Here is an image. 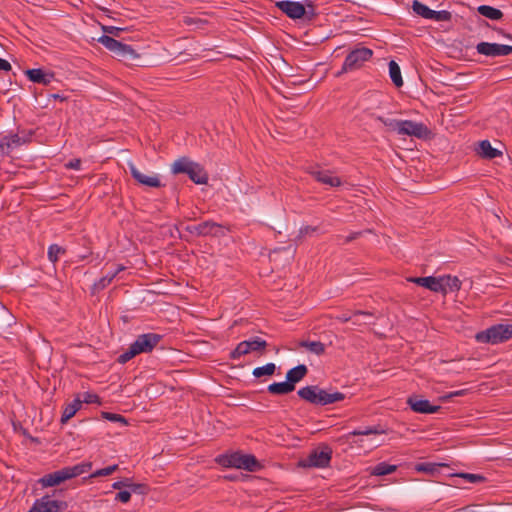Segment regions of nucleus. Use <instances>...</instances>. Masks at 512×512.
Returning a JSON list of instances; mask_svg holds the SVG:
<instances>
[{
	"label": "nucleus",
	"mask_w": 512,
	"mask_h": 512,
	"mask_svg": "<svg viewBox=\"0 0 512 512\" xmlns=\"http://www.w3.org/2000/svg\"><path fill=\"white\" fill-rule=\"evenodd\" d=\"M298 395L302 399L315 405H328L341 401L345 398L343 393L329 392L315 385L299 389Z\"/></svg>",
	"instance_id": "obj_1"
},
{
	"label": "nucleus",
	"mask_w": 512,
	"mask_h": 512,
	"mask_svg": "<svg viewBox=\"0 0 512 512\" xmlns=\"http://www.w3.org/2000/svg\"><path fill=\"white\" fill-rule=\"evenodd\" d=\"M171 171L174 174H187L196 184H205L208 180V175L204 168L200 164L193 162L186 157H182L174 161L171 166Z\"/></svg>",
	"instance_id": "obj_2"
},
{
	"label": "nucleus",
	"mask_w": 512,
	"mask_h": 512,
	"mask_svg": "<svg viewBox=\"0 0 512 512\" xmlns=\"http://www.w3.org/2000/svg\"><path fill=\"white\" fill-rule=\"evenodd\" d=\"M512 337V324L501 323L476 334L475 339L479 343L498 344Z\"/></svg>",
	"instance_id": "obj_3"
},
{
	"label": "nucleus",
	"mask_w": 512,
	"mask_h": 512,
	"mask_svg": "<svg viewBox=\"0 0 512 512\" xmlns=\"http://www.w3.org/2000/svg\"><path fill=\"white\" fill-rule=\"evenodd\" d=\"M218 463L224 467H233L250 472L257 471L260 468V464L254 456L240 452L222 455L218 458Z\"/></svg>",
	"instance_id": "obj_4"
},
{
	"label": "nucleus",
	"mask_w": 512,
	"mask_h": 512,
	"mask_svg": "<svg viewBox=\"0 0 512 512\" xmlns=\"http://www.w3.org/2000/svg\"><path fill=\"white\" fill-rule=\"evenodd\" d=\"M98 41L109 51L113 52L117 57L123 60H135L139 55L131 46L123 44L108 35L101 36Z\"/></svg>",
	"instance_id": "obj_5"
},
{
	"label": "nucleus",
	"mask_w": 512,
	"mask_h": 512,
	"mask_svg": "<svg viewBox=\"0 0 512 512\" xmlns=\"http://www.w3.org/2000/svg\"><path fill=\"white\" fill-rule=\"evenodd\" d=\"M373 55L371 49L366 47H359L352 50L346 57L342 70L352 71L360 68L366 61Z\"/></svg>",
	"instance_id": "obj_6"
},
{
	"label": "nucleus",
	"mask_w": 512,
	"mask_h": 512,
	"mask_svg": "<svg viewBox=\"0 0 512 512\" xmlns=\"http://www.w3.org/2000/svg\"><path fill=\"white\" fill-rule=\"evenodd\" d=\"M397 134L416 138H427L430 134L426 125L411 120H399Z\"/></svg>",
	"instance_id": "obj_7"
},
{
	"label": "nucleus",
	"mask_w": 512,
	"mask_h": 512,
	"mask_svg": "<svg viewBox=\"0 0 512 512\" xmlns=\"http://www.w3.org/2000/svg\"><path fill=\"white\" fill-rule=\"evenodd\" d=\"M266 346V341L259 337H254L252 339L242 341L231 352V358L239 359L241 356L246 355L251 351H258L264 349Z\"/></svg>",
	"instance_id": "obj_8"
},
{
	"label": "nucleus",
	"mask_w": 512,
	"mask_h": 512,
	"mask_svg": "<svg viewBox=\"0 0 512 512\" xmlns=\"http://www.w3.org/2000/svg\"><path fill=\"white\" fill-rule=\"evenodd\" d=\"M476 50L479 54L490 57L507 56L512 54L511 45L489 42H480L479 44H477Z\"/></svg>",
	"instance_id": "obj_9"
},
{
	"label": "nucleus",
	"mask_w": 512,
	"mask_h": 512,
	"mask_svg": "<svg viewBox=\"0 0 512 512\" xmlns=\"http://www.w3.org/2000/svg\"><path fill=\"white\" fill-rule=\"evenodd\" d=\"M331 454L332 451L329 447H324L321 450H315L307 459L302 461V465L304 467H326L330 463Z\"/></svg>",
	"instance_id": "obj_10"
},
{
	"label": "nucleus",
	"mask_w": 512,
	"mask_h": 512,
	"mask_svg": "<svg viewBox=\"0 0 512 512\" xmlns=\"http://www.w3.org/2000/svg\"><path fill=\"white\" fill-rule=\"evenodd\" d=\"M162 336L156 333L142 334L132 343L137 354L147 353L152 351L154 347L160 342Z\"/></svg>",
	"instance_id": "obj_11"
},
{
	"label": "nucleus",
	"mask_w": 512,
	"mask_h": 512,
	"mask_svg": "<svg viewBox=\"0 0 512 512\" xmlns=\"http://www.w3.org/2000/svg\"><path fill=\"white\" fill-rule=\"evenodd\" d=\"M128 167L133 178L140 184L148 187L161 186L160 179L156 173H144L133 162H129Z\"/></svg>",
	"instance_id": "obj_12"
},
{
	"label": "nucleus",
	"mask_w": 512,
	"mask_h": 512,
	"mask_svg": "<svg viewBox=\"0 0 512 512\" xmlns=\"http://www.w3.org/2000/svg\"><path fill=\"white\" fill-rule=\"evenodd\" d=\"M276 7L292 19H300L308 14L303 4L294 1H278Z\"/></svg>",
	"instance_id": "obj_13"
},
{
	"label": "nucleus",
	"mask_w": 512,
	"mask_h": 512,
	"mask_svg": "<svg viewBox=\"0 0 512 512\" xmlns=\"http://www.w3.org/2000/svg\"><path fill=\"white\" fill-rule=\"evenodd\" d=\"M185 230L194 236L217 235L221 227L212 221H205L197 225H187Z\"/></svg>",
	"instance_id": "obj_14"
},
{
	"label": "nucleus",
	"mask_w": 512,
	"mask_h": 512,
	"mask_svg": "<svg viewBox=\"0 0 512 512\" xmlns=\"http://www.w3.org/2000/svg\"><path fill=\"white\" fill-rule=\"evenodd\" d=\"M63 506V502L53 500L49 496H44L36 500L28 512H59Z\"/></svg>",
	"instance_id": "obj_15"
},
{
	"label": "nucleus",
	"mask_w": 512,
	"mask_h": 512,
	"mask_svg": "<svg viewBox=\"0 0 512 512\" xmlns=\"http://www.w3.org/2000/svg\"><path fill=\"white\" fill-rule=\"evenodd\" d=\"M408 404L410 405L413 411L418 413L433 414L438 412V410L440 409V406L432 405L428 400L420 399L416 396L410 397L408 399Z\"/></svg>",
	"instance_id": "obj_16"
},
{
	"label": "nucleus",
	"mask_w": 512,
	"mask_h": 512,
	"mask_svg": "<svg viewBox=\"0 0 512 512\" xmlns=\"http://www.w3.org/2000/svg\"><path fill=\"white\" fill-rule=\"evenodd\" d=\"M408 281L415 283L419 286H422L426 289H429L430 291H433V292L440 293V290L443 289L441 287L440 276L439 277H434V276L411 277V278H408Z\"/></svg>",
	"instance_id": "obj_17"
},
{
	"label": "nucleus",
	"mask_w": 512,
	"mask_h": 512,
	"mask_svg": "<svg viewBox=\"0 0 512 512\" xmlns=\"http://www.w3.org/2000/svg\"><path fill=\"white\" fill-rule=\"evenodd\" d=\"M68 480L65 468L55 471L53 473L47 474L39 479V483L43 487H53L61 484L62 482Z\"/></svg>",
	"instance_id": "obj_18"
},
{
	"label": "nucleus",
	"mask_w": 512,
	"mask_h": 512,
	"mask_svg": "<svg viewBox=\"0 0 512 512\" xmlns=\"http://www.w3.org/2000/svg\"><path fill=\"white\" fill-rule=\"evenodd\" d=\"M29 80L35 83L48 85L54 79V75L42 69H30L26 71Z\"/></svg>",
	"instance_id": "obj_19"
},
{
	"label": "nucleus",
	"mask_w": 512,
	"mask_h": 512,
	"mask_svg": "<svg viewBox=\"0 0 512 512\" xmlns=\"http://www.w3.org/2000/svg\"><path fill=\"white\" fill-rule=\"evenodd\" d=\"M312 175L317 181L331 187L340 186L342 184L341 180L337 176H334L327 170L313 171Z\"/></svg>",
	"instance_id": "obj_20"
},
{
	"label": "nucleus",
	"mask_w": 512,
	"mask_h": 512,
	"mask_svg": "<svg viewBox=\"0 0 512 512\" xmlns=\"http://www.w3.org/2000/svg\"><path fill=\"white\" fill-rule=\"evenodd\" d=\"M441 287L440 293L447 294L448 292L458 291L461 287V282L456 276L444 275L440 276Z\"/></svg>",
	"instance_id": "obj_21"
},
{
	"label": "nucleus",
	"mask_w": 512,
	"mask_h": 512,
	"mask_svg": "<svg viewBox=\"0 0 512 512\" xmlns=\"http://www.w3.org/2000/svg\"><path fill=\"white\" fill-rule=\"evenodd\" d=\"M476 152L483 158L493 159L498 157L501 152L493 148L488 140H482L477 144Z\"/></svg>",
	"instance_id": "obj_22"
},
{
	"label": "nucleus",
	"mask_w": 512,
	"mask_h": 512,
	"mask_svg": "<svg viewBox=\"0 0 512 512\" xmlns=\"http://www.w3.org/2000/svg\"><path fill=\"white\" fill-rule=\"evenodd\" d=\"M307 372V367L304 364H300L286 373V380L295 387V384L300 382Z\"/></svg>",
	"instance_id": "obj_23"
},
{
	"label": "nucleus",
	"mask_w": 512,
	"mask_h": 512,
	"mask_svg": "<svg viewBox=\"0 0 512 512\" xmlns=\"http://www.w3.org/2000/svg\"><path fill=\"white\" fill-rule=\"evenodd\" d=\"M92 469L91 462H83L71 467H65L66 475L68 480L77 477L81 474L89 472Z\"/></svg>",
	"instance_id": "obj_24"
},
{
	"label": "nucleus",
	"mask_w": 512,
	"mask_h": 512,
	"mask_svg": "<svg viewBox=\"0 0 512 512\" xmlns=\"http://www.w3.org/2000/svg\"><path fill=\"white\" fill-rule=\"evenodd\" d=\"M81 408V399L77 397L71 403H68L62 413L61 422L67 423Z\"/></svg>",
	"instance_id": "obj_25"
},
{
	"label": "nucleus",
	"mask_w": 512,
	"mask_h": 512,
	"mask_svg": "<svg viewBox=\"0 0 512 512\" xmlns=\"http://www.w3.org/2000/svg\"><path fill=\"white\" fill-rule=\"evenodd\" d=\"M267 390L271 394L283 395L294 390V386L286 380L285 382H275L268 386Z\"/></svg>",
	"instance_id": "obj_26"
},
{
	"label": "nucleus",
	"mask_w": 512,
	"mask_h": 512,
	"mask_svg": "<svg viewBox=\"0 0 512 512\" xmlns=\"http://www.w3.org/2000/svg\"><path fill=\"white\" fill-rule=\"evenodd\" d=\"M299 346L315 355H322L325 352V345L320 341L303 340Z\"/></svg>",
	"instance_id": "obj_27"
},
{
	"label": "nucleus",
	"mask_w": 512,
	"mask_h": 512,
	"mask_svg": "<svg viewBox=\"0 0 512 512\" xmlns=\"http://www.w3.org/2000/svg\"><path fill=\"white\" fill-rule=\"evenodd\" d=\"M477 10L479 14L491 20H499L503 16L501 10L488 5H481L477 8Z\"/></svg>",
	"instance_id": "obj_28"
},
{
	"label": "nucleus",
	"mask_w": 512,
	"mask_h": 512,
	"mask_svg": "<svg viewBox=\"0 0 512 512\" xmlns=\"http://www.w3.org/2000/svg\"><path fill=\"white\" fill-rule=\"evenodd\" d=\"M389 76L396 87L403 85V79L401 76V70L399 65L395 61H390L389 64Z\"/></svg>",
	"instance_id": "obj_29"
},
{
	"label": "nucleus",
	"mask_w": 512,
	"mask_h": 512,
	"mask_svg": "<svg viewBox=\"0 0 512 512\" xmlns=\"http://www.w3.org/2000/svg\"><path fill=\"white\" fill-rule=\"evenodd\" d=\"M413 11L426 19H431L433 17L434 10L430 9L428 6L422 4L421 2L414 0L412 3Z\"/></svg>",
	"instance_id": "obj_30"
},
{
	"label": "nucleus",
	"mask_w": 512,
	"mask_h": 512,
	"mask_svg": "<svg viewBox=\"0 0 512 512\" xmlns=\"http://www.w3.org/2000/svg\"><path fill=\"white\" fill-rule=\"evenodd\" d=\"M275 370L276 365L274 363H267L264 366L254 368L252 375L256 378H260L262 376H271L274 374Z\"/></svg>",
	"instance_id": "obj_31"
},
{
	"label": "nucleus",
	"mask_w": 512,
	"mask_h": 512,
	"mask_svg": "<svg viewBox=\"0 0 512 512\" xmlns=\"http://www.w3.org/2000/svg\"><path fill=\"white\" fill-rule=\"evenodd\" d=\"M396 470L395 465H390L387 463H379L376 466H374L371 470V474L376 476H383L393 473Z\"/></svg>",
	"instance_id": "obj_32"
},
{
	"label": "nucleus",
	"mask_w": 512,
	"mask_h": 512,
	"mask_svg": "<svg viewBox=\"0 0 512 512\" xmlns=\"http://www.w3.org/2000/svg\"><path fill=\"white\" fill-rule=\"evenodd\" d=\"M376 120L381 122L389 131H394L397 133L399 120L397 119H391V118H385L382 116H377Z\"/></svg>",
	"instance_id": "obj_33"
},
{
	"label": "nucleus",
	"mask_w": 512,
	"mask_h": 512,
	"mask_svg": "<svg viewBox=\"0 0 512 512\" xmlns=\"http://www.w3.org/2000/svg\"><path fill=\"white\" fill-rule=\"evenodd\" d=\"M442 464H436V463H421L416 466V469L421 472H425L428 474H434L441 468Z\"/></svg>",
	"instance_id": "obj_34"
},
{
	"label": "nucleus",
	"mask_w": 512,
	"mask_h": 512,
	"mask_svg": "<svg viewBox=\"0 0 512 512\" xmlns=\"http://www.w3.org/2000/svg\"><path fill=\"white\" fill-rule=\"evenodd\" d=\"M63 253L64 249L57 244L50 245L48 248V258L51 262H56Z\"/></svg>",
	"instance_id": "obj_35"
},
{
	"label": "nucleus",
	"mask_w": 512,
	"mask_h": 512,
	"mask_svg": "<svg viewBox=\"0 0 512 512\" xmlns=\"http://www.w3.org/2000/svg\"><path fill=\"white\" fill-rule=\"evenodd\" d=\"M118 469V465H111L103 469L96 470L90 475L91 478L108 476L114 473Z\"/></svg>",
	"instance_id": "obj_36"
},
{
	"label": "nucleus",
	"mask_w": 512,
	"mask_h": 512,
	"mask_svg": "<svg viewBox=\"0 0 512 512\" xmlns=\"http://www.w3.org/2000/svg\"><path fill=\"white\" fill-rule=\"evenodd\" d=\"M3 141L9 144V152L14 148L17 147L25 142L20 136L18 135H11L9 137H4Z\"/></svg>",
	"instance_id": "obj_37"
},
{
	"label": "nucleus",
	"mask_w": 512,
	"mask_h": 512,
	"mask_svg": "<svg viewBox=\"0 0 512 512\" xmlns=\"http://www.w3.org/2000/svg\"><path fill=\"white\" fill-rule=\"evenodd\" d=\"M123 487H128L130 488L132 491H137L139 488H140V485H135V484H132L130 482V479H125V480H122V481H117V482H114L112 484V488L113 489H121Z\"/></svg>",
	"instance_id": "obj_38"
},
{
	"label": "nucleus",
	"mask_w": 512,
	"mask_h": 512,
	"mask_svg": "<svg viewBox=\"0 0 512 512\" xmlns=\"http://www.w3.org/2000/svg\"><path fill=\"white\" fill-rule=\"evenodd\" d=\"M102 416L109 421L119 423L121 426H125L127 424L126 419L119 414L104 412L102 413Z\"/></svg>",
	"instance_id": "obj_39"
},
{
	"label": "nucleus",
	"mask_w": 512,
	"mask_h": 512,
	"mask_svg": "<svg viewBox=\"0 0 512 512\" xmlns=\"http://www.w3.org/2000/svg\"><path fill=\"white\" fill-rule=\"evenodd\" d=\"M137 354V352L135 351L134 347L132 346V344L129 346V348L124 352L122 353L119 358H118V361L120 363H126L128 362L129 360H131L133 357H135Z\"/></svg>",
	"instance_id": "obj_40"
},
{
	"label": "nucleus",
	"mask_w": 512,
	"mask_h": 512,
	"mask_svg": "<svg viewBox=\"0 0 512 512\" xmlns=\"http://www.w3.org/2000/svg\"><path fill=\"white\" fill-rule=\"evenodd\" d=\"M117 271H112L107 273L104 277H102L99 282L96 284L97 288L103 289L105 288L115 277Z\"/></svg>",
	"instance_id": "obj_41"
},
{
	"label": "nucleus",
	"mask_w": 512,
	"mask_h": 512,
	"mask_svg": "<svg viewBox=\"0 0 512 512\" xmlns=\"http://www.w3.org/2000/svg\"><path fill=\"white\" fill-rule=\"evenodd\" d=\"M382 430H379L377 428H366V429H357L350 433V435L353 436H360V435H372V434H380L382 433Z\"/></svg>",
	"instance_id": "obj_42"
},
{
	"label": "nucleus",
	"mask_w": 512,
	"mask_h": 512,
	"mask_svg": "<svg viewBox=\"0 0 512 512\" xmlns=\"http://www.w3.org/2000/svg\"><path fill=\"white\" fill-rule=\"evenodd\" d=\"M431 19L436 21H449L451 19V13L446 10L434 11Z\"/></svg>",
	"instance_id": "obj_43"
},
{
	"label": "nucleus",
	"mask_w": 512,
	"mask_h": 512,
	"mask_svg": "<svg viewBox=\"0 0 512 512\" xmlns=\"http://www.w3.org/2000/svg\"><path fill=\"white\" fill-rule=\"evenodd\" d=\"M78 397H80V399H81V405L83 403L90 404V403H97L99 401V398L97 395L89 393V392H85L82 395H79Z\"/></svg>",
	"instance_id": "obj_44"
},
{
	"label": "nucleus",
	"mask_w": 512,
	"mask_h": 512,
	"mask_svg": "<svg viewBox=\"0 0 512 512\" xmlns=\"http://www.w3.org/2000/svg\"><path fill=\"white\" fill-rule=\"evenodd\" d=\"M460 477L466 479L470 483H478V482H483L485 480V478L479 474L463 473V474H460Z\"/></svg>",
	"instance_id": "obj_45"
},
{
	"label": "nucleus",
	"mask_w": 512,
	"mask_h": 512,
	"mask_svg": "<svg viewBox=\"0 0 512 512\" xmlns=\"http://www.w3.org/2000/svg\"><path fill=\"white\" fill-rule=\"evenodd\" d=\"M360 317H364L365 319L367 318V320L364 321V323H366V324H370L371 323L370 319L373 318V316L370 313H368V312H357L354 315V318H355L354 322L355 323H359L360 322V319H359Z\"/></svg>",
	"instance_id": "obj_46"
},
{
	"label": "nucleus",
	"mask_w": 512,
	"mask_h": 512,
	"mask_svg": "<svg viewBox=\"0 0 512 512\" xmlns=\"http://www.w3.org/2000/svg\"><path fill=\"white\" fill-rule=\"evenodd\" d=\"M130 498H131V492L130 491H120L119 493H117L116 495V500L122 502V503H127L130 501Z\"/></svg>",
	"instance_id": "obj_47"
},
{
	"label": "nucleus",
	"mask_w": 512,
	"mask_h": 512,
	"mask_svg": "<svg viewBox=\"0 0 512 512\" xmlns=\"http://www.w3.org/2000/svg\"><path fill=\"white\" fill-rule=\"evenodd\" d=\"M104 31L112 36H118L122 29L114 26H108L104 27Z\"/></svg>",
	"instance_id": "obj_48"
},
{
	"label": "nucleus",
	"mask_w": 512,
	"mask_h": 512,
	"mask_svg": "<svg viewBox=\"0 0 512 512\" xmlns=\"http://www.w3.org/2000/svg\"><path fill=\"white\" fill-rule=\"evenodd\" d=\"M81 164L82 163H81L80 159H74V160L69 161L66 164V167L71 168V169H75V170H80L81 169Z\"/></svg>",
	"instance_id": "obj_49"
},
{
	"label": "nucleus",
	"mask_w": 512,
	"mask_h": 512,
	"mask_svg": "<svg viewBox=\"0 0 512 512\" xmlns=\"http://www.w3.org/2000/svg\"><path fill=\"white\" fill-rule=\"evenodd\" d=\"M9 154V144L4 142L3 139L0 141V157Z\"/></svg>",
	"instance_id": "obj_50"
},
{
	"label": "nucleus",
	"mask_w": 512,
	"mask_h": 512,
	"mask_svg": "<svg viewBox=\"0 0 512 512\" xmlns=\"http://www.w3.org/2000/svg\"><path fill=\"white\" fill-rule=\"evenodd\" d=\"M11 68V64L7 60L0 58V70L10 71Z\"/></svg>",
	"instance_id": "obj_51"
},
{
	"label": "nucleus",
	"mask_w": 512,
	"mask_h": 512,
	"mask_svg": "<svg viewBox=\"0 0 512 512\" xmlns=\"http://www.w3.org/2000/svg\"><path fill=\"white\" fill-rule=\"evenodd\" d=\"M317 230L316 227H312V226H305V227H302L300 229V235H307L311 232H315Z\"/></svg>",
	"instance_id": "obj_52"
},
{
	"label": "nucleus",
	"mask_w": 512,
	"mask_h": 512,
	"mask_svg": "<svg viewBox=\"0 0 512 512\" xmlns=\"http://www.w3.org/2000/svg\"><path fill=\"white\" fill-rule=\"evenodd\" d=\"M464 392H465L464 390L455 391V392H452L449 395L445 396L443 399H448V398H451L454 396H461L464 394Z\"/></svg>",
	"instance_id": "obj_53"
},
{
	"label": "nucleus",
	"mask_w": 512,
	"mask_h": 512,
	"mask_svg": "<svg viewBox=\"0 0 512 512\" xmlns=\"http://www.w3.org/2000/svg\"><path fill=\"white\" fill-rule=\"evenodd\" d=\"M360 234H361L360 232L351 233V234L346 238V242H349V241H352V240L356 239Z\"/></svg>",
	"instance_id": "obj_54"
},
{
	"label": "nucleus",
	"mask_w": 512,
	"mask_h": 512,
	"mask_svg": "<svg viewBox=\"0 0 512 512\" xmlns=\"http://www.w3.org/2000/svg\"><path fill=\"white\" fill-rule=\"evenodd\" d=\"M504 36H505L506 38H508V39H511V40H512V34H505Z\"/></svg>",
	"instance_id": "obj_55"
}]
</instances>
